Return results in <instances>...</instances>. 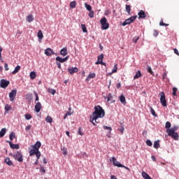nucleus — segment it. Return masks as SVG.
<instances>
[{
  "mask_svg": "<svg viewBox=\"0 0 179 179\" xmlns=\"http://www.w3.org/2000/svg\"><path fill=\"white\" fill-rule=\"evenodd\" d=\"M94 111L92 115L90 116V122H92L94 125L99 124V118H103L106 115V112L104 109L100 105L96 106L94 108Z\"/></svg>",
  "mask_w": 179,
  "mask_h": 179,
  "instance_id": "1",
  "label": "nucleus"
},
{
  "mask_svg": "<svg viewBox=\"0 0 179 179\" xmlns=\"http://www.w3.org/2000/svg\"><path fill=\"white\" fill-rule=\"evenodd\" d=\"M13 158L19 163H23V154L22 151H17L13 154Z\"/></svg>",
  "mask_w": 179,
  "mask_h": 179,
  "instance_id": "2",
  "label": "nucleus"
},
{
  "mask_svg": "<svg viewBox=\"0 0 179 179\" xmlns=\"http://www.w3.org/2000/svg\"><path fill=\"white\" fill-rule=\"evenodd\" d=\"M100 23L101 24L102 30H107L108 27H110V24L107 22V18H106V17L101 19Z\"/></svg>",
  "mask_w": 179,
  "mask_h": 179,
  "instance_id": "3",
  "label": "nucleus"
},
{
  "mask_svg": "<svg viewBox=\"0 0 179 179\" xmlns=\"http://www.w3.org/2000/svg\"><path fill=\"white\" fill-rule=\"evenodd\" d=\"M159 96L162 106H163V107H167V101L166 100V94H164V92H162L159 94Z\"/></svg>",
  "mask_w": 179,
  "mask_h": 179,
  "instance_id": "4",
  "label": "nucleus"
},
{
  "mask_svg": "<svg viewBox=\"0 0 179 179\" xmlns=\"http://www.w3.org/2000/svg\"><path fill=\"white\" fill-rule=\"evenodd\" d=\"M34 155H36L37 159H40V157H41V152L35 150V148H33L29 151V156H34Z\"/></svg>",
  "mask_w": 179,
  "mask_h": 179,
  "instance_id": "5",
  "label": "nucleus"
},
{
  "mask_svg": "<svg viewBox=\"0 0 179 179\" xmlns=\"http://www.w3.org/2000/svg\"><path fill=\"white\" fill-rule=\"evenodd\" d=\"M166 134L169 135V136H171V138H173L174 141H178V133L176 131H166Z\"/></svg>",
  "mask_w": 179,
  "mask_h": 179,
  "instance_id": "6",
  "label": "nucleus"
},
{
  "mask_svg": "<svg viewBox=\"0 0 179 179\" xmlns=\"http://www.w3.org/2000/svg\"><path fill=\"white\" fill-rule=\"evenodd\" d=\"M10 82L9 80H6L5 79H1L0 81V86L2 87V89H6L8 86H9Z\"/></svg>",
  "mask_w": 179,
  "mask_h": 179,
  "instance_id": "7",
  "label": "nucleus"
},
{
  "mask_svg": "<svg viewBox=\"0 0 179 179\" xmlns=\"http://www.w3.org/2000/svg\"><path fill=\"white\" fill-rule=\"evenodd\" d=\"M137 16H131L130 17L129 19L126 20L123 24L122 26H127V24H131V23H132V22H134L135 20V19H136Z\"/></svg>",
  "mask_w": 179,
  "mask_h": 179,
  "instance_id": "8",
  "label": "nucleus"
},
{
  "mask_svg": "<svg viewBox=\"0 0 179 179\" xmlns=\"http://www.w3.org/2000/svg\"><path fill=\"white\" fill-rule=\"evenodd\" d=\"M17 93V90H13L9 93L10 101H13L15 100V97H16Z\"/></svg>",
  "mask_w": 179,
  "mask_h": 179,
  "instance_id": "9",
  "label": "nucleus"
},
{
  "mask_svg": "<svg viewBox=\"0 0 179 179\" xmlns=\"http://www.w3.org/2000/svg\"><path fill=\"white\" fill-rule=\"evenodd\" d=\"M79 71L78 67H71L68 69V72L71 75H73V73H77V72Z\"/></svg>",
  "mask_w": 179,
  "mask_h": 179,
  "instance_id": "10",
  "label": "nucleus"
},
{
  "mask_svg": "<svg viewBox=\"0 0 179 179\" xmlns=\"http://www.w3.org/2000/svg\"><path fill=\"white\" fill-rule=\"evenodd\" d=\"M68 59H69V56H66L64 58H62L59 56L56 57V61H58L59 62H61V63L66 62V61H68Z\"/></svg>",
  "mask_w": 179,
  "mask_h": 179,
  "instance_id": "11",
  "label": "nucleus"
},
{
  "mask_svg": "<svg viewBox=\"0 0 179 179\" xmlns=\"http://www.w3.org/2000/svg\"><path fill=\"white\" fill-rule=\"evenodd\" d=\"M45 54L48 57H51V55L55 54V52H54V51H52V49L48 48L47 49L45 50Z\"/></svg>",
  "mask_w": 179,
  "mask_h": 179,
  "instance_id": "12",
  "label": "nucleus"
},
{
  "mask_svg": "<svg viewBox=\"0 0 179 179\" xmlns=\"http://www.w3.org/2000/svg\"><path fill=\"white\" fill-rule=\"evenodd\" d=\"M112 161H113V164L116 167H124V165H122L121 163H120V162L117 161L115 157H112Z\"/></svg>",
  "mask_w": 179,
  "mask_h": 179,
  "instance_id": "13",
  "label": "nucleus"
},
{
  "mask_svg": "<svg viewBox=\"0 0 179 179\" xmlns=\"http://www.w3.org/2000/svg\"><path fill=\"white\" fill-rule=\"evenodd\" d=\"M138 19H145L146 17V13L143 10H141L138 13Z\"/></svg>",
  "mask_w": 179,
  "mask_h": 179,
  "instance_id": "14",
  "label": "nucleus"
},
{
  "mask_svg": "<svg viewBox=\"0 0 179 179\" xmlns=\"http://www.w3.org/2000/svg\"><path fill=\"white\" fill-rule=\"evenodd\" d=\"M60 55H62V57H66V55H68V48H63L60 50Z\"/></svg>",
  "mask_w": 179,
  "mask_h": 179,
  "instance_id": "15",
  "label": "nucleus"
},
{
  "mask_svg": "<svg viewBox=\"0 0 179 179\" xmlns=\"http://www.w3.org/2000/svg\"><path fill=\"white\" fill-rule=\"evenodd\" d=\"M41 103L38 102L36 103V104L35 105V111L36 113H40V111H41Z\"/></svg>",
  "mask_w": 179,
  "mask_h": 179,
  "instance_id": "16",
  "label": "nucleus"
},
{
  "mask_svg": "<svg viewBox=\"0 0 179 179\" xmlns=\"http://www.w3.org/2000/svg\"><path fill=\"white\" fill-rule=\"evenodd\" d=\"M8 143H9L10 148H11V149H20V146H19V144H13L12 143L11 141H8Z\"/></svg>",
  "mask_w": 179,
  "mask_h": 179,
  "instance_id": "17",
  "label": "nucleus"
},
{
  "mask_svg": "<svg viewBox=\"0 0 179 179\" xmlns=\"http://www.w3.org/2000/svg\"><path fill=\"white\" fill-rule=\"evenodd\" d=\"M4 162H5L6 164H7V166H15L13 164V162H12V160H10V158H9V157H6L4 159Z\"/></svg>",
  "mask_w": 179,
  "mask_h": 179,
  "instance_id": "18",
  "label": "nucleus"
},
{
  "mask_svg": "<svg viewBox=\"0 0 179 179\" xmlns=\"http://www.w3.org/2000/svg\"><path fill=\"white\" fill-rule=\"evenodd\" d=\"M33 149H35L38 151L41 148V143L40 141H37L34 145H32Z\"/></svg>",
  "mask_w": 179,
  "mask_h": 179,
  "instance_id": "19",
  "label": "nucleus"
},
{
  "mask_svg": "<svg viewBox=\"0 0 179 179\" xmlns=\"http://www.w3.org/2000/svg\"><path fill=\"white\" fill-rule=\"evenodd\" d=\"M94 78H96V73H90L88 75L87 78H86V80H87V82H89V80H90V79H94Z\"/></svg>",
  "mask_w": 179,
  "mask_h": 179,
  "instance_id": "20",
  "label": "nucleus"
},
{
  "mask_svg": "<svg viewBox=\"0 0 179 179\" xmlns=\"http://www.w3.org/2000/svg\"><path fill=\"white\" fill-rule=\"evenodd\" d=\"M178 126H173L172 128L166 129V132H176V131H178Z\"/></svg>",
  "mask_w": 179,
  "mask_h": 179,
  "instance_id": "21",
  "label": "nucleus"
},
{
  "mask_svg": "<svg viewBox=\"0 0 179 179\" xmlns=\"http://www.w3.org/2000/svg\"><path fill=\"white\" fill-rule=\"evenodd\" d=\"M120 99V103H122V104H127V99H125V96L124 95H120V96L119 97Z\"/></svg>",
  "mask_w": 179,
  "mask_h": 179,
  "instance_id": "22",
  "label": "nucleus"
},
{
  "mask_svg": "<svg viewBox=\"0 0 179 179\" xmlns=\"http://www.w3.org/2000/svg\"><path fill=\"white\" fill-rule=\"evenodd\" d=\"M142 77V73H141L140 70H138L136 73V75L134 76V80L135 79H139V78Z\"/></svg>",
  "mask_w": 179,
  "mask_h": 179,
  "instance_id": "23",
  "label": "nucleus"
},
{
  "mask_svg": "<svg viewBox=\"0 0 179 179\" xmlns=\"http://www.w3.org/2000/svg\"><path fill=\"white\" fill-rule=\"evenodd\" d=\"M37 37L38 38L39 41H41L43 40L44 35H43V31L41 30H39L37 34Z\"/></svg>",
  "mask_w": 179,
  "mask_h": 179,
  "instance_id": "24",
  "label": "nucleus"
},
{
  "mask_svg": "<svg viewBox=\"0 0 179 179\" xmlns=\"http://www.w3.org/2000/svg\"><path fill=\"white\" fill-rule=\"evenodd\" d=\"M27 22H29V23H31V22H33L34 20V17H33V15L30 14L26 17Z\"/></svg>",
  "mask_w": 179,
  "mask_h": 179,
  "instance_id": "25",
  "label": "nucleus"
},
{
  "mask_svg": "<svg viewBox=\"0 0 179 179\" xmlns=\"http://www.w3.org/2000/svg\"><path fill=\"white\" fill-rule=\"evenodd\" d=\"M5 134H6V128L1 129L0 131V138H3Z\"/></svg>",
  "mask_w": 179,
  "mask_h": 179,
  "instance_id": "26",
  "label": "nucleus"
},
{
  "mask_svg": "<svg viewBox=\"0 0 179 179\" xmlns=\"http://www.w3.org/2000/svg\"><path fill=\"white\" fill-rule=\"evenodd\" d=\"M155 149H159L160 148V141L157 140L154 143Z\"/></svg>",
  "mask_w": 179,
  "mask_h": 179,
  "instance_id": "27",
  "label": "nucleus"
},
{
  "mask_svg": "<svg viewBox=\"0 0 179 179\" xmlns=\"http://www.w3.org/2000/svg\"><path fill=\"white\" fill-rule=\"evenodd\" d=\"M20 66H17L15 68V70L12 72L13 75H15V73H17V72H19L20 71Z\"/></svg>",
  "mask_w": 179,
  "mask_h": 179,
  "instance_id": "28",
  "label": "nucleus"
},
{
  "mask_svg": "<svg viewBox=\"0 0 179 179\" xmlns=\"http://www.w3.org/2000/svg\"><path fill=\"white\" fill-rule=\"evenodd\" d=\"M45 121H46V122L51 124V123H52V117H51V116H50V115H48L45 118Z\"/></svg>",
  "mask_w": 179,
  "mask_h": 179,
  "instance_id": "29",
  "label": "nucleus"
},
{
  "mask_svg": "<svg viewBox=\"0 0 179 179\" xmlns=\"http://www.w3.org/2000/svg\"><path fill=\"white\" fill-rule=\"evenodd\" d=\"M103 59H104V55L101 54L99 56H98V60L96 62H103Z\"/></svg>",
  "mask_w": 179,
  "mask_h": 179,
  "instance_id": "30",
  "label": "nucleus"
},
{
  "mask_svg": "<svg viewBox=\"0 0 179 179\" xmlns=\"http://www.w3.org/2000/svg\"><path fill=\"white\" fill-rule=\"evenodd\" d=\"M9 138H10V141H13V139H15L16 138V135L15 134L14 132H12L10 135H9Z\"/></svg>",
  "mask_w": 179,
  "mask_h": 179,
  "instance_id": "31",
  "label": "nucleus"
},
{
  "mask_svg": "<svg viewBox=\"0 0 179 179\" xmlns=\"http://www.w3.org/2000/svg\"><path fill=\"white\" fill-rule=\"evenodd\" d=\"M150 113L154 117H157V115L156 114V112L155 111V109L152 106L150 107Z\"/></svg>",
  "mask_w": 179,
  "mask_h": 179,
  "instance_id": "32",
  "label": "nucleus"
},
{
  "mask_svg": "<svg viewBox=\"0 0 179 179\" xmlns=\"http://www.w3.org/2000/svg\"><path fill=\"white\" fill-rule=\"evenodd\" d=\"M126 12H127L129 15H131V6L128 4L126 5Z\"/></svg>",
  "mask_w": 179,
  "mask_h": 179,
  "instance_id": "33",
  "label": "nucleus"
},
{
  "mask_svg": "<svg viewBox=\"0 0 179 179\" xmlns=\"http://www.w3.org/2000/svg\"><path fill=\"white\" fill-rule=\"evenodd\" d=\"M166 129H170L171 128V123L170 122H166L165 124Z\"/></svg>",
  "mask_w": 179,
  "mask_h": 179,
  "instance_id": "34",
  "label": "nucleus"
},
{
  "mask_svg": "<svg viewBox=\"0 0 179 179\" xmlns=\"http://www.w3.org/2000/svg\"><path fill=\"white\" fill-rule=\"evenodd\" d=\"M48 93H50L51 94H55V93H57V91L54 89H51V88H49L48 89Z\"/></svg>",
  "mask_w": 179,
  "mask_h": 179,
  "instance_id": "35",
  "label": "nucleus"
},
{
  "mask_svg": "<svg viewBox=\"0 0 179 179\" xmlns=\"http://www.w3.org/2000/svg\"><path fill=\"white\" fill-rule=\"evenodd\" d=\"M81 29H82L83 33H87V28H86V25L82 24Z\"/></svg>",
  "mask_w": 179,
  "mask_h": 179,
  "instance_id": "36",
  "label": "nucleus"
},
{
  "mask_svg": "<svg viewBox=\"0 0 179 179\" xmlns=\"http://www.w3.org/2000/svg\"><path fill=\"white\" fill-rule=\"evenodd\" d=\"M70 8H72L73 9L74 8H76V1H73L70 3Z\"/></svg>",
  "mask_w": 179,
  "mask_h": 179,
  "instance_id": "37",
  "label": "nucleus"
},
{
  "mask_svg": "<svg viewBox=\"0 0 179 179\" xmlns=\"http://www.w3.org/2000/svg\"><path fill=\"white\" fill-rule=\"evenodd\" d=\"M31 79H36V72L31 71L29 74Z\"/></svg>",
  "mask_w": 179,
  "mask_h": 179,
  "instance_id": "38",
  "label": "nucleus"
},
{
  "mask_svg": "<svg viewBox=\"0 0 179 179\" xmlns=\"http://www.w3.org/2000/svg\"><path fill=\"white\" fill-rule=\"evenodd\" d=\"M85 6L87 10H89V12L92 10V6H90V4H87L85 3Z\"/></svg>",
  "mask_w": 179,
  "mask_h": 179,
  "instance_id": "39",
  "label": "nucleus"
},
{
  "mask_svg": "<svg viewBox=\"0 0 179 179\" xmlns=\"http://www.w3.org/2000/svg\"><path fill=\"white\" fill-rule=\"evenodd\" d=\"M88 16L91 18L94 17V11L91 10V11H90V13L88 14Z\"/></svg>",
  "mask_w": 179,
  "mask_h": 179,
  "instance_id": "40",
  "label": "nucleus"
},
{
  "mask_svg": "<svg viewBox=\"0 0 179 179\" xmlns=\"http://www.w3.org/2000/svg\"><path fill=\"white\" fill-rule=\"evenodd\" d=\"M138 40H139V36H135V37L133 38L132 41H133V43H134L135 44H136V43H138Z\"/></svg>",
  "mask_w": 179,
  "mask_h": 179,
  "instance_id": "41",
  "label": "nucleus"
},
{
  "mask_svg": "<svg viewBox=\"0 0 179 179\" xmlns=\"http://www.w3.org/2000/svg\"><path fill=\"white\" fill-rule=\"evenodd\" d=\"M177 90L178 89L176 87H173V96H177Z\"/></svg>",
  "mask_w": 179,
  "mask_h": 179,
  "instance_id": "42",
  "label": "nucleus"
},
{
  "mask_svg": "<svg viewBox=\"0 0 179 179\" xmlns=\"http://www.w3.org/2000/svg\"><path fill=\"white\" fill-rule=\"evenodd\" d=\"M103 129H106L107 131H109L110 132H111V131H113V129L110 127H108V126H103Z\"/></svg>",
  "mask_w": 179,
  "mask_h": 179,
  "instance_id": "43",
  "label": "nucleus"
},
{
  "mask_svg": "<svg viewBox=\"0 0 179 179\" xmlns=\"http://www.w3.org/2000/svg\"><path fill=\"white\" fill-rule=\"evenodd\" d=\"M145 143L148 146H152L153 145V143H152V141L150 140H147Z\"/></svg>",
  "mask_w": 179,
  "mask_h": 179,
  "instance_id": "44",
  "label": "nucleus"
},
{
  "mask_svg": "<svg viewBox=\"0 0 179 179\" xmlns=\"http://www.w3.org/2000/svg\"><path fill=\"white\" fill-rule=\"evenodd\" d=\"M24 117L27 120H31V115L29 113L25 114Z\"/></svg>",
  "mask_w": 179,
  "mask_h": 179,
  "instance_id": "45",
  "label": "nucleus"
},
{
  "mask_svg": "<svg viewBox=\"0 0 179 179\" xmlns=\"http://www.w3.org/2000/svg\"><path fill=\"white\" fill-rule=\"evenodd\" d=\"M148 72H149V73H151V75H153V71L152 70V67L148 66L147 69Z\"/></svg>",
  "mask_w": 179,
  "mask_h": 179,
  "instance_id": "46",
  "label": "nucleus"
},
{
  "mask_svg": "<svg viewBox=\"0 0 179 179\" xmlns=\"http://www.w3.org/2000/svg\"><path fill=\"white\" fill-rule=\"evenodd\" d=\"M117 64L114 65V68L112 71V73H115V72H117Z\"/></svg>",
  "mask_w": 179,
  "mask_h": 179,
  "instance_id": "47",
  "label": "nucleus"
},
{
  "mask_svg": "<svg viewBox=\"0 0 179 179\" xmlns=\"http://www.w3.org/2000/svg\"><path fill=\"white\" fill-rule=\"evenodd\" d=\"M159 26H165V27H167V26H169V24H166V23L163 22V21H161L159 22Z\"/></svg>",
  "mask_w": 179,
  "mask_h": 179,
  "instance_id": "48",
  "label": "nucleus"
},
{
  "mask_svg": "<svg viewBox=\"0 0 179 179\" xmlns=\"http://www.w3.org/2000/svg\"><path fill=\"white\" fill-rule=\"evenodd\" d=\"M95 64L96 65H99V64H101V65H103V66H106V63H104V62H96L95 63Z\"/></svg>",
  "mask_w": 179,
  "mask_h": 179,
  "instance_id": "49",
  "label": "nucleus"
},
{
  "mask_svg": "<svg viewBox=\"0 0 179 179\" xmlns=\"http://www.w3.org/2000/svg\"><path fill=\"white\" fill-rule=\"evenodd\" d=\"M78 135H80L81 136H83V132H82V127L78 128Z\"/></svg>",
  "mask_w": 179,
  "mask_h": 179,
  "instance_id": "50",
  "label": "nucleus"
},
{
  "mask_svg": "<svg viewBox=\"0 0 179 179\" xmlns=\"http://www.w3.org/2000/svg\"><path fill=\"white\" fill-rule=\"evenodd\" d=\"M63 155L64 156H66V155H68V150L65 148H63Z\"/></svg>",
  "mask_w": 179,
  "mask_h": 179,
  "instance_id": "51",
  "label": "nucleus"
},
{
  "mask_svg": "<svg viewBox=\"0 0 179 179\" xmlns=\"http://www.w3.org/2000/svg\"><path fill=\"white\" fill-rule=\"evenodd\" d=\"M153 36L154 37H157L159 36V32L157 30H154Z\"/></svg>",
  "mask_w": 179,
  "mask_h": 179,
  "instance_id": "52",
  "label": "nucleus"
},
{
  "mask_svg": "<svg viewBox=\"0 0 179 179\" xmlns=\"http://www.w3.org/2000/svg\"><path fill=\"white\" fill-rule=\"evenodd\" d=\"M69 115H71V113L67 112L64 116V120H66V117H69Z\"/></svg>",
  "mask_w": 179,
  "mask_h": 179,
  "instance_id": "53",
  "label": "nucleus"
},
{
  "mask_svg": "<svg viewBox=\"0 0 179 179\" xmlns=\"http://www.w3.org/2000/svg\"><path fill=\"white\" fill-rule=\"evenodd\" d=\"M5 110L6 111H9V110H10V106L8 104H6L5 106Z\"/></svg>",
  "mask_w": 179,
  "mask_h": 179,
  "instance_id": "54",
  "label": "nucleus"
},
{
  "mask_svg": "<svg viewBox=\"0 0 179 179\" xmlns=\"http://www.w3.org/2000/svg\"><path fill=\"white\" fill-rule=\"evenodd\" d=\"M4 69H5V71H9V67L8 66V63H5Z\"/></svg>",
  "mask_w": 179,
  "mask_h": 179,
  "instance_id": "55",
  "label": "nucleus"
},
{
  "mask_svg": "<svg viewBox=\"0 0 179 179\" xmlns=\"http://www.w3.org/2000/svg\"><path fill=\"white\" fill-rule=\"evenodd\" d=\"M107 101H110V100H112L113 99V96H111V94H109L108 97H107Z\"/></svg>",
  "mask_w": 179,
  "mask_h": 179,
  "instance_id": "56",
  "label": "nucleus"
},
{
  "mask_svg": "<svg viewBox=\"0 0 179 179\" xmlns=\"http://www.w3.org/2000/svg\"><path fill=\"white\" fill-rule=\"evenodd\" d=\"M125 128H124L123 126L121 127V128L120 129H118L119 131H120L122 135V134H124V131Z\"/></svg>",
  "mask_w": 179,
  "mask_h": 179,
  "instance_id": "57",
  "label": "nucleus"
},
{
  "mask_svg": "<svg viewBox=\"0 0 179 179\" xmlns=\"http://www.w3.org/2000/svg\"><path fill=\"white\" fill-rule=\"evenodd\" d=\"M30 129H31V125L30 124L25 127L26 131H30Z\"/></svg>",
  "mask_w": 179,
  "mask_h": 179,
  "instance_id": "58",
  "label": "nucleus"
},
{
  "mask_svg": "<svg viewBox=\"0 0 179 179\" xmlns=\"http://www.w3.org/2000/svg\"><path fill=\"white\" fill-rule=\"evenodd\" d=\"M2 50H3V48L2 47L0 46V59H2Z\"/></svg>",
  "mask_w": 179,
  "mask_h": 179,
  "instance_id": "59",
  "label": "nucleus"
},
{
  "mask_svg": "<svg viewBox=\"0 0 179 179\" xmlns=\"http://www.w3.org/2000/svg\"><path fill=\"white\" fill-rule=\"evenodd\" d=\"M40 171L41 173H45V169H44V167H41Z\"/></svg>",
  "mask_w": 179,
  "mask_h": 179,
  "instance_id": "60",
  "label": "nucleus"
},
{
  "mask_svg": "<svg viewBox=\"0 0 179 179\" xmlns=\"http://www.w3.org/2000/svg\"><path fill=\"white\" fill-rule=\"evenodd\" d=\"M35 96H36L35 101H38V100H39V99H38V94H37V93H35Z\"/></svg>",
  "mask_w": 179,
  "mask_h": 179,
  "instance_id": "61",
  "label": "nucleus"
},
{
  "mask_svg": "<svg viewBox=\"0 0 179 179\" xmlns=\"http://www.w3.org/2000/svg\"><path fill=\"white\" fill-rule=\"evenodd\" d=\"M174 52L176 54V55H179L178 50L174 48L173 49Z\"/></svg>",
  "mask_w": 179,
  "mask_h": 179,
  "instance_id": "62",
  "label": "nucleus"
},
{
  "mask_svg": "<svg viewBox=\"0 0 179 179\" xmlns=\"http://www.w3.org/2000/svg\"><path fill=\"white\" fill-rule=\"evenodd\" d=\"M57 68H59V69H61V63L57 62Z\"/></svg>",
  "mask_w": 179,
  "mask_h": 179,
  "instance_id": "63",
  "label": "nucleus"
},
{
  "mask_svg": "<svg viewBox=\"0 0 179 179\" xmlns=\"http://www.w3.org/2000/svg\"><path fill=\"white\" fill-rule=\"evenodd\" d=\"M110 179H117V178L114 175H112Z\"/></svg>",
  "mask_w": 179,
  "mask_h": 179,
  "instance_id": "64",
  "label": "nucleus"
}]
</instances>
